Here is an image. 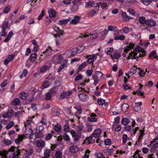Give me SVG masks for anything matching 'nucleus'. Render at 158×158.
I'll return each instance as SVG.
<instances>
[{
	"mask_svg": "<svg viewBox=\"0 0 158 158\" xmlns=\"http://www.w3.org/2000/svg\"><path fill=\"white\" fill-rule=\"evenodd\" d=\"M64 130L66 132H69V125L66 124L64 126Z\"/></svg>",
	"mask_w": 158,
	"mask_h": 158,
	"instance_id": "obj_63",
	"label": "nucleus"
},
{
	"mask_svg": "<svg viewBox=\"0 0 158 158\" xmlns=\"http://www.w3.org/2000/svg\"><path fill=\"white\" fill-rule=\"evenodd\" d=\"M21 153H22L21 150H20L19 148L11 146L7 152H5L4 154L6 155V157L10 155L18 156Z\"/></svg>",
	"mask_w": 158,
	"mask_h": 158,
	"instance_id": "obj_2",
	"label": "nucleus"
},
{
	"mask_svg": "<svg viewBox=\"0 0 158 158\" xmlns=\"http://www.w3.org/2000/svg\"><path fill=\"white\" fill-rule=\"evenodd\" d=\"M148 26L154 27L156 25V22L152 19H148L146 20V24Z\"/></svg>",
	"mask_w": 158,
	"mask_h": 158,
	"instance_id": "obj_14",
	"label": "nucleus"
},
{
	"mask_svg": "<svg viewBox=\"0 0 158 158\" xmlns=\"http://www.w3.org/2000/svg\"><path fill=\"white\" fill-rule=\"evenodd\" d=\"M22 153H24L26 155L29 156L31 155L33 153L34 151L33 149H30L28 150H25L24 149L21 150Z\"/></svg>",
	"mask_w": 158,
	"mask_h": 158,
	"instance_id": "obj_18",
	"label": "nucleus"
},
{
	"mask_svg": "<svg viewBox=\"0 0 158 158\" xmlns=\"http://www.w3.org/2000/svg\"><path fill=\"white\" fill-rule=\"evenodd\" d=\"M131 35L132 37L135 39H139L141 38V33L140 32L138 33L137 34H132Z\"/></svg>",
	"mask_w": 158,
	"mask_h": 158,
	"instance_id": "obj_51",
	"label": "nucleus"
},
{
	"mask_svg": "<svg viewBox=\"0 0 158 158\" xmlns=\"http://www.w3.org/2000/svg\"><path fill=\"white\" fill-rule=\"evenodd\" d=\"M85 47L82 45H80L77 47V53H81L85 49Z\"/></svg>",
	"mask_w": 158,
	"mask_h": 158,
	"instance_id": "obj_32",
	"label": "nucleus"
},
{
	"mask_svg": "<svg viewBox=\"0 0 158 158\" xmlns=\"http://www.w3.org/2000/svg\"><path fill=\"white\" fill-rule=\"evenodd\" d=\"M146 20L145 18L143 17H140L139 18V21L141 24H146Z\"/></svg>",
	"mask_w": 158,
	"mask_h": 158,
	"instance_id": "obj_53",
	"label": "nucleus"
},
{
	"mask_svg": "<svg viewBox=\"0 0 158 158\" xmlns=\"http://www.w3.org/2000/svg\"><path fill=\"white\" fill-rule=\"evenodd\" d=\"M8 21H6L1 26L2 29L6 30L7 28L8 29H10V27L8 26Z\"/></svg>",
	"mask_w": 158,
	"mask_h": 158,
	"instance_id": "obj_31",
	"label": "nucleus"
},
{
	"mask_svg": "<svg viewBox=\"0 0 158 158\" xmlns=\"http://www.w3.org/2000/svg\"><path fill=\"white\" fill-rule=\"evenodd\" d=\"M87 65V64L86 62H84L83 63L81 64L80 66H79L78 69L79 71L83 69Z\"/></svg>",
	"mask_w": 158,
	"mask_h": 158,
	"instance_id": "obj_47",
	"label": "nucleus"
},
{
	"mask_svg": "<svg viewBox=\"0 0 158 158\" xmlns=\"http://www.w3.org/2000/svg\"><path fill=\"white\" fill-rule=\"evenodd\" d=\"M61 129V128L60 126L58 124L55 125L54 127V129L55 131L56 132H58L60 131Z\"/></svg>",
	"mask_w": 158,
	"mask_h": 158,
	"instance_id": "obj_52",
	"label": "nucleus"
},
{
	"mask_svg": "<svg viewBox=\"0 0 158 158\" xmlns=\"http://www.w3.org/2000/svg\"><path fill=\"white\" fill-rule=\"evenodd\" d=\"M36 138H42L43 137V134L42 133L39 132L35 135Z\"/></svg>",
	"mask_w": 158,
	"mask_h": 158,
	"instance_id": "obj_62",
	"label": "nucleus"
},
{
	"mask_svg": "<svg viewBox=\"0 0 158 158\" xmlns=\"http://www.w3.org/2000/svg\"><path fill=\"white\" fill-rule=\"evenodd\" d=\"M95 31H91L89 33V35H84V34H81L80 36L79 37L81 38H85L87 37H89V35L93 36L94 34V33Z\"/></svg>",
	"mask_w": 158,
	"mask_h": 158,
	"instance_id": "obj_35",
	"label": "nucleus"
},
{
	"mask_svg": "<svg viewBox=\"0 0 158 158\" xmlns=\"http://www.w3.org/2000/svg\"><path fill=\"white\" fill-rule=\"evenodd\" d=\"M81 18V16L78 15L75 16L71 20V19L70 21L69 22L70 24L72 25H75L80 23V20Z\"/></svg>",
	"mask_w": 158,
	"mask_h": 158,
	"instance_id": "obj_6",
	"label": "nucleus"
},
{
	"mask_svg": "<svg viewBox=\"0 0 158 158\" xmlns=\"http://www.w3.org/2000/svg\"><path fill=\"white\" fill-rule=\"evenodd\" d=\"M122 16L123 19L125 21H127L129 19L130 17L127 15V14L125 12L122 11Z\"/></svg>",
	"mask_w": 158,
	"mask_h": 158,
	"instance_id": "obj_34",
	"label": "nucleus"
},
{
	"mask_svg": "<svg viewBox=\"0 0 158 158\" xmlns=\"http://www.w3.org/2000/svg\"><path fill=\"white\" fill-rule=\"evenodd\" d=\"M95 4L94 2L93 1H89L86 3L85 7L86 8H89L93 6Z\"/></svg>",
	"mask_w": 158,
	"mask_h": 158,
	"instance_id": "obj_24",
	"label": "nucleus"
},
{
	"mask_svg": "<svg viewBox=\"0 0 158 158\" xmlns=\"http://www.w3.org/2000/svg\"><path fill=\"white\" fill-rule=\"evenodd\" d=\"M101 133L102 131L100 129H96L94 130L92 135L94 138H96L100 136Z\"/></svg>",
	"mask_w": 158,
	"mask_h": 158,
	"instance_id": "obj_16",
	"label": "nucleus"
},
{
	"mask_svg": "<svg viewBox=\"0 0 158 158\" xmlns=\"http://www.w3.org/2000/svg\"><path fill=\"white\" fill-rule=\"evenodd\" d=\"M135 44L131 42L127 46L126 48L124 49V52H127L131 50L134 47Z\"/></svg>",
	"mask_w": 158,
	"mask_h": 158,
	"instance_id": "obj_21",
	"label": "nucleus"
},
{
	"mask_svg": "<svg viewBox=\"0 0 158 158\" xmlns=\"http://www.w3.org/2000/svg\"><path fill=\"white\" fill-rule=\"evenodd\" d=\"M137 72V70L134 69L132 68L130 69L128 72L129 73L133 75L135 73Z\"/></svg>",
	"mask_w": 158,
	"mask_h": 158,
	"instance_id": "obj_64",
	"label": "nucleus"
},
{
	"mask_svg": "<svg viewBox=\"0 0 158 158\" xmlns=\"http://www.w3.org/2000/svg\"><path fill=\"white\" fill-rule=\"evenodd\" d=\"M105 100L100 98V99H98V104L100 105H103L105 103Z\"/></svg>",
	"mask_w": 158,
	"mask_h": 158,
	"instance_id": "obj_56",
	"label": "nucleus"
},
{
	"mask_svg": "<svg viewBox=\"0 0 158 158\" xmlns=\"http://www.w3.org/2000/svg\"><path fill=\"white\" fill-rule=\"evenodd\" d=\"M113 49L111 48H107L105 49V51L108 54L111 55V53L113 51Z\"/></svg>",
	"mask_w": 158,
	"mask_h": 158,
	"instance_id": "obj_59",
	"label": "nucleus"
},
{
	"mask_svg": "<svg viewBox=\"0 0 158 158\" xmlns=\"http://www.w3.org/2000/svg\"><path fill=\"white\" fill-rule=\"evenodd\" d=\"M95 74L98 79L99 80L101 79L103 76V74L101 72L98 71L96 72Z\"/></svg>",
	"mask_w": 158,
	"mask_h": 158,
	"instance_id": "obj_39",
	"label": "nucleus"
},
{
	"mask_svg": "<svg viewBox=\"0 0 158 158\" xmlns=\"http://www.w3.org/2000/svg\"><path fill=\"white\" fill-rule=\"evenodd\" d=\"M82 110L80 108H77L76 107H74L73 108L70 107L69 110V114L73 115L75 116L78 119L80 118L78 116L82 113Z\"/></svg>",
	"mask_w": 158,
	"mask_h": 158,
	"instance_id": "obj_3",
	"label": "nucleus"
},
{
	"mask_svg": "<svg viewBox=\"0 0 158 158\" xmlns=\"http://www.w3.org/2000/svg\"><path fill=\"white\" fill-rule=\"evenodd\" d=\"M108 30L110 31H114L116 32L118 30L117 27L113 26H109L108 27Z\"/></svg>",
	"mask_w": 158,
	"mask_h": 158,
	"instance_id": "obj_33",
	"label": "nucleus"
},
{
	"mask_svg": "<svg viewBox=\"0 0 158 158\" xmlns=\"http://www.w3.org/2000/svg\"><path fill=\"white\" fill-rule=\"evenodd\" d=\"M129 108L128 104L126 103H124L122 105V110L124 112L126 111Z\"/></svg>",
	"mask_w": 158,
	"mask_h": 158,
	"instance_id": "obj_29",
	"label": "nucleus"
},
{
	"mask_svg": "<svg viewBox=\"0 0 158 158\" xmlns=\"http://www.w3.org/2000/svg\"><path fill=\"white\" fill-rule=\"evenodd\" d=\"M10 8L11 6L10 5H8L7 6L5 7L3 9V13H7L10 11Z\"/></svg>",
	"mask_w": 158,
	"mask_h": 158,
	"instance_id": "obj_46",
	"label": "nucleus"
},
{
	"mask_svg": "<svg viewBox=\"0 0 158 158\" xmlns=\"http://www.w3.org/2000/svg\"><path fill=\"white\" fill-rule=\"evenodd\" d=\"M129 120L127 118H123L122 120V123L124 125H126L129 122Z\"/></svg>",
	"mask_w": 158,
	"mask_h": 158,
	"instance_id": "obj_44",
	"label": "nucleus"
},
{
	"mask_svg": "<svg viewBox=\"0 0 158 158\" xmlns=\"http://www.w3.org/2000/svg\"><path fill=\"white\" fill-rule=\"evenodd\" d=\"M125 39V36L123 35H121L119 36H115L114 39L115 40H124Z\"/></svg>",
	"mask_w": 158,
	"mask_h": 158,
	"instance_id": "obj_43",
	"label": "nucleus"
},
{
	"mask_svg": "<svg viewBox=\"0 0 158 158\" xmlns=\"http://www.w3.org/2000/svg\"><path fill=\"white\" fill-rule=\"evenodd\" d=\"M53 131H51L50 133L47 134V135L44 138L45 140H48L50 139L53 135Z\"/></svg>",
	"mask_w": 158,
	"mask_h": 158,
	"instance_id": "obj_26",
	"label": "nucleus"
},
{
	"mask_svg": "<svg viewBox=\"0 0 158 158\" xmlns=\"http://www.w3.org/2000/svg\"><path fill=\"white\" fill-rule=\"evenodd\" d=\"M78 97L80 100L83 102H86L88 99V96L87 94L81 93L78 95Z\"/></svg>",
	"mask_w": 158,
	"mask_h": 158,
	"instance_id": "obj_10",
	"label": "nucleus"
},
{
	"mask_svg": "<svg viewBox=\"0 0 158 158\" xmlns=\"http://www.w3.org/2000/svg\"><path fill=\"white\" fill-rule=\"evenodd\" d=\"M101 6V7L103 9H106L108 8V6L107 5L106 3H102L101 2H100L98 3L97 4V6H96L95 7L98 10H99V6Z\"/></svg>",
	"mask_w": 158,
	"mask_h": 158,
	"instance_id": "obj_13",
	"label": "nucleus"
},
{
	"mask_svg": "<svg viewBox=\"0 0 158 158\" xmlns=\"http://www.w3.org/2000/svg\"><path fill=\"white\" fill-rule=\"evenodd\" d=\"M79 0H75L74 2H73V6L71 8V10L73 12H75L77 11L78 9L79 4L78 3H76Z\"/></svg>",
	"mask_w": 158,
	"mask_h": 158,
	"instance_id": "obj_12",
	"label": "nucleus"
},
{
	"mask_svg": "<svg viewBox=\"0 0 158 158\" xmlns=\"http://www.w3.org/2000/svg\"><path fill=\"white\" fill-rule=\"evenodd\" d=\"M134 51H132L129 55L128 57V59H135L137 60H138L139 57H143L145 56L146 51L143 50V49L139 47H137L135 48Z\"/></svg>",
	"mask_w": 158,
	"mask_h": 158,
	"instance_id": "obj_1",
	"label": "nucleus"
},
{
	"mask_svg": "<svg viewBox=\"0 0 158 158\" xmlns=\"http://www.w3.org/2000/svg\"><path fill=\"white\" fill-rule=\"evenodd\" d=\"M64 54L66 55V57H69L71 56H75V54L72 53V51L70 50L66 51Z\"/></svg>",
	"mask_w": 158,
	"mask_h": 158,
	"instance_id": "obj_28",
	"label": "nucleus"
},
{
	"mask_svg": "<svg viewBox=\"0 0 158 158\" xmlns=\"http://www.w3.org/2000/svg\"><path fill=\"white\" fill-rule=\"evenodd\" d=\"M63 137L64 140L66 141L69 142L70 139L69 135L66 133L63 135Z\"/></svg>",
	"mask_w": 158,
	"mask_h": 158,
	"instance_id": "obj_49",
	"label": "nucleus"
},
{
	"mask_svg": "<svg viewBox=\"0 0 158 158\" xmlns=\"http://www.w3.org/2000/svg\"><path fill=\"white\" fill-rule=\"evenodd\" d=\"M45 14V12L44 10H43L40 15L38 16V20H41L42 17Z\"/></svg>",
	"mask_w": 158,
	"mask_h": 158,
	"instance_id": "obj_61",
	"label": "nucleus"
},
{
	"mask_svg": "<svg viewBox=\"0 0 158 158\" xmlns=\"http://www.w3.org/2000/svg\"><path fill=\"white\" fill-rule=\"evenodd\" d=\"M32 121V119L31 117L29 118L24 123V126L26 128L27 127L29 126L30 123Z\"/></svg>",
	"mask_w": 158,
	"mask_h": 158,
	"instance_id": "obj_42",
	"label": "nucleus"
},
{
	"mask_svg": "<svg viewBox=\"0 0 158 158\" xmlns=\"http://www.w3.org/2000/svg\"><path fill=\"white\" fill-rule=\"evenodd\" d=\"M19 97L21 99L25 100L27 98V94L24 92L21 93L19 94Z\"/></svg>",
	"mask_w": 158,
	"mask_h": 158,
	"instance_id": "obj_45",
	"label": "nucleus"
},
{
	"mask_svg": "<svg viewBox=\"0 0 158 158\" xmlns=\"http://www.w3.org/2000/svg\"><path fill=\"white\" fill-rule=\"evenodd\" d=\"M3 141L4 143L7 145H10L11 143V141L10 140L6 139H4Z\"/></svg>",
	"mask_w": 158,
	"mask_h": 158,
	"instance_id": "obj_58",
	"label": "nucleus"
},
{
	"mask_svg": "<svg viewBox=\"0 0 158 158\" xmlns=\"http://www.w3.org/2000/svg\"><path fill=\"white\" fill-rule=\"evenodd\" d=\"M49 85V83L48 82V81H45L43 83L42 86L40 87V88L42 89H43L47 88Z\"/></svg>",
	"mask_w": 158,
	"mask_h": 158,
	"instance_id": "obj_36",
	"label": "nucleus"
},
{
	"mask_svg": "<svg viewBox=\"0 0 158 158\" xmlns=\"http://www.w3.org/2000/svg\"><path fill=\"white\" fill-rule=\"evenodd\" d=\"M15 58V55L13 54L9 55L8 56L6 59L10 62L13 60Z\"/></svg>",
	"mask_w": 158,
	"mask_h": 158,
	"instance_id": "obj_57",
	"label": "nucleus"
},
{
	"mask_svg": "<svg viewBox=\"0 0 158 158\" xmlns=\"http://www.w3.org/2000/svg\"><path fill=\"white\" fill-rule=\"evenodd\" d=\"M23 110L18 111L17 112H16L15 114V117L19 118L20 116L23 113Z\"/></svg>",
	"mask_w": 158,
	"mask_h": 158,
	"instance_id": "obj_60",
	"label": "nucleus"
},
{
	"mask_svg": "<svg viewBox=\"0 0 158 158\" xmlns=\"http://www.w3.org/2000/svg\"><path fill=\"white\" fill-rule=\"evenodd\" d=\"M71 19V18L70 17H69L67 19H64L60 20L59 21V24L62 26H64L68 22L70 21Z\"/></svg>",
	"mask_w": 158,
	"mask_h": 158,
	"instance_id": "obj_11",
	"label": "nucleus"
},
{
	"mask_svg": "<svg viewBox=\"0 0 158 158\" xmlns=\"http://www.w3.org/2000/svg\"><path fill=\"white\" fill-rule=\"evenodd\" d=\"M24 135H20L18 136V138L15 140V142L16 143L19 144L20 143L24 138Z\"/></svg>",
	"mask_w": 158,
	"mask_h": 158,
	"instance_id": "obj_22",
	"label": "nucleus"
},
{
	"mask_svg": "<svg viewBox=\"0 0 158 158\" xmlns=\"http://www.w3.org/2000/svg\"><path fill=\"white\" fill-rule=\"evenodd\" d=\"M88 59L87 61L89 64H93L94 61L96 60L97 57L96 55L94 54L93 55H87L86 57Z\"/></svg>",
	"mask_w": 158,
	"mask_h": 158,
	"instance_id": "obj_7",
	"label": "nucleus"
},
{
	"mask_svg": "<svg viewBox=\"0 0 158 158\" xmlns=\"http://www.w3.org/2000/svg\"><path fill=\"white\" fill-rule=\"evenodd\" d=\"M13 33L11 31H10L7 35L6 38L4 40V42H8L11 38L13 35Z\"/></svg>",
	"mask_w": 158,
	"mask_h": 158,
	"instance_id": "obj_23",
	"label": "nucleus"
},
{
	"mask_svg": "<svg viewBox=\"0 0 158 158\" xmlns=\"http://www.w3.org/2000/svg\"><path fill=\"white\" fill-rule=\"evenodd\" d=\"M14 123L13 121H10L7 125L6 126V129H9L11 128L14 126Z\"/></svg>",
	"mask_w": 158,
	"mask_h": 158,
	"instance_id": "obj_48",
	"label": "nucleus"
},
{
	"mask_svg": "<svg viewBox=\"0 0 158 158\" xmlns=\"http://www.w3.org/2000/svg\"><path fill=\"white\" fill-rule=\"evenodd\" d=\"M33 131L31 128H26L25 131L24 137L29 138L30 139L32 138V135H33Z\"/></svg>",
	"mask_w": 158,
	"mask_h": 158,
	"instance_id": "obj_5",
	"label": "nucleus"
},
{
	"mask_svg": "<svg viewBox=\"0 0 158 158\" xmlns=\"http://www.w3.org/2000/svg\"><path fill=\"white\" fill-rule=\"evenodd\" d=\"M152 2V0H142V2L145 5H148Z\"/></svg>",
	"mask_w": 158,
	"mask_h": 158,
	"instance_id": "obj_54",
	"label": "nucleus"
},
{
	"mask_svg": "<svg viewBox=\"0 0 158 158\" xmlns=\"http://www.w3.org/2000/svg\"><path fill=\"white\" fill-rule=\"evenodd\" d=\"M14 112L13 110L12 109L8 110L7 111L3 113V116L4 118H10L12 116V114Z\"/></svg>",
	"mask_w": 158,
	"mask_h": 158,
	"instance_id": "obj_9",
	"label": "nucleus"
},
{
	"mask_svg": "<svg viewBox=\"0 0 158 158\" xmlns=\"http://www.w3.org/2000/svg\"><path fill=\"white\" fill-rule=\"evenodd\" d=\"M96 116V114L94 113H92L90 116L88 118V121L95 122L97 121V118L95 117Z\"/></svg>",
	"mask_w": 158,
	"mask_h": 158,
	"instance_id": "obj_15",
	"label": "nucleus"
},
{
	"mask_svg": "<svg viewBox=\"0 0 158 158\" xmlns=\"http://www.w3.org/2000/svg\"><path fill=\"white\" fill-rule=\"evenodd\" d=\"M96 13V11L94 10H93L90 11L88 14V17L92 16Z\"/></svg>",
	"mask_w": 158,
	"mask_h": 158,
	"instance_id": "obj_55",
	"label": "nucleus"
},
{
	"mask_svg": "<svg viewBox=\"0 0 158 158\" xmlns=\"http://www.w3.org/2000/svg\"><path fill=\"white\" fill-rule=\"evenodd\" d=\"M77 147L75 146H72L69 147V151L72 153H75V148Z\"/></svg>",
	"mask_w": 158,
	"mask_h": 158,
	"instance_id": "obj_50",
	"label": "nucleus"
},
{
	"mask_svg": "<svg viewBox=\"0 0 158 158\" xmlns=\"http://www.w3.org/2000/svg\"><path fill=\"white\" fill-rule=\"evenodd\" d=\"M57 88L53 87L50 89V93L52 95H55L57 93Z\"/></svg>",
	"mask_w": 158,
	"mask_h": 158,
	"instance_id": "obj_41",
	"label": "nucleus"
},
{
	"mask_svg": "<svg viewBox=\"0 0 158 158\" xmlns=\"http://www.w3.org/2000/svg\"><path fill=\"white\" fill-rule=\"evenodd\" d=\"M55 155L56 158H60L62 156V153L61 151H56Z\"/></svg>",
	"mask_w": 158,
	"mask_h": 158,
	"instance_id": "obj_30",
	"label": "nucleus"
},
{
	"mask_svg": "<svg viewBox=\"0 0 158 158\" xmlns=\"http://www.w3.org/2000/svg\"><path fill=\"white\" fill-rule=\"evenodd\" d=\"M53 29L57 33V36L60 37L61 35H63L64 31L60 30L59 27L55 26L53 27Z\"/></svg>",
	"mask_w": 158,
	"mask_h": 158,
	"instance_id": "obj_17",
	"label": "nucleus"
},
{
	"mask_svg": "<svg viewBox=\"0 0 158 158\" xmlns=\"http://www.w3.org/2000/svg\"><path fill=\"white\" fill-rule=\"evenodd\" d=\"M37 58V55L35 53H32L30 56L29 57L30 60L32 62L35 61Z\"/></svg>",
	"mask_w": 158,
	"mask_h": 158,
	"instance_id": "obj_27",
	"label": "nucleus"
},
{
	"mask_svg": "<svg viewBox=\"0 0 158 158\" xmlns=\"http://www.w3.org/2000/svg\"><path fill=\"white\" fill-rule=\"evenodd\" d=\"M50 67L46 65H44L42 66L40 69V73H43L45 72L47 70L49 69Z\"/></svg>",
	"mask_w": 158,
	"mask_h": 158,
	"instance_id": "obj_19",
	"label": "nucleus"
},
{
	"mask_svg": "<svg viewBox=\"0 0 158 158\" xmlns=\"http://www.w3.org/2000/svg\"><path fill=\"white\" fill-rule=\"evenodd\" d=\"M56 144H52L50 146V149H46L44 150V156H50V153L56 147Z\"/></svg>",
	"mask_w": 158,
	"mask_h": 158,
	"instance_id": "obj_4",
	"label": "nucleus"
},
{
	"mask_svg": "<svg viewBox=\"0 0 158 158\" xmlns=\"http://www.w3.org/2000/svg\"><path fill=\"white\" fill-rule=\"evenodd\" d=\"M48 14L50 17L54 18L56 16V11L52 9H50L48 10Z\"/></svg>",
	"mask_w": 158,
	"mask_h": 158,
	"instance_id": "obj_20",
	"label": "nucleus"
},
{
	"mask_svg": "<svg viewBox=\"0 0 158 158\" xmlns=\"http://www.w3.org/2000/svg\"><path fill=\"white\" fill-rule=\"evenodd\" d=\"M113 57L115 59H118L121 57V55L118 52L115 51L113 54Z\"/></svg>",
	"mask_w": 158,
	"mask_h": 158,
	"instance_id": "obj_38",
	"label": "nucleus"
},
{
	"mask_svg": "<svg viewBox=\"0 0 158 158\" xmlns=\"http://www.w3.org/2000/svg\"><path fill=\"white\" fill-rule=\"evenodd\" d=\"M52 48L49 47L43 52V53L45 54L46 56H49L51 55Z\"/></svg>",
	"mask_w": 158,
	"mask_h": 158,
	"instance_id": "obj_25",
	"label": "nucleus"
},
{
	"mask_svg": "<svg viewBox=\"0 0 158 158\" xmlns=\"http://www.w3.org/2000/svg\"><path fill=\"white\" fill-rule=\"evenodd\" d=\"M45 145V141L42 139L37 140L36 142V146L39 148H43Z\"/></svg>",
	"mask_w": 158,
	"mask_h": 158,
	"instance_id": "obj_8",
	"label": "nucleus"
},
{
	"mask_svg": "<svg viewBox=\"0 0 158 158\" xmlns=\"http://www.w3.org/2000/svg\"><path fill=\"white\" fill-rule=\"evenodd\" d=\"M20 102V101L19 99L18 98H16L12 101V104L14 106H17L19 105Z\"/></svg>",
	"mask_w": 158,
	"mask_h": 158,
	"instance_id": "obj_40",
	"label": "nucleus"
},
{
	"mask_svg": "<svg viewBox=\"0 0 158 158\" xmlns=\"http://www.w3.org/2000/svg\"><path fill=\"white\" fill-rule=\"evenodd\" d=\"M113 149L112 148H107L104 150V151L108 155H111L113 153L112 152Z\"/></svg>",
	"mask_w": 158,
	"mask_h": 158,
	"instance_id": "obj_37",
	"label": "nucleus"
}]
</instances>
